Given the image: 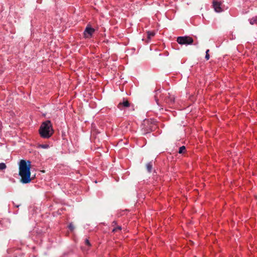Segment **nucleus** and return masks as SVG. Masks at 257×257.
<instances>
[{
	"label": "nucleus",
	"instance_id": "obj_8",
	"mask_svg": "<svg viewBox=\"0 0 257 257\" xmlns=\"http://www.w3.org/2000/svg\"><path fill=\"white\" fill-rule=\"evenodd\" d=\"M146 167L148 171L151 172L152 170L153 164L152 162H149L146 165Z\"/></svg>",
	"mask_w": 257,
	"mask_h": 257
},
{
	"label": "nucleus",
	"instance_id": "obj_16",
	"mask_svg": "<svg viewBox=\"0 0 257 257\" xmlns=\"http://www.w3.org/2000/svg\"><path fill=\"white\" fill-rule=\"evenodd\" d=\"M69 229L71 230H73L74 229V226L73 225V224H70L69 225Z\"/></svg>",
	"mask_w": 257,
	"mask_h": 257
},
{
	"label": "nucleus",
	"instance_id": "obj_1",
	"mask_svg": "<svg viewBox=\"0 0 257 257\" xmlns=\"http://www.w3.org/2000/svg\"><path fill=\"white\" fill-rule=\"evenodd\" d=\"M31 162L22 160L19 163V175L21 177L20 182L23 184H28L31 182Z\"/></svg>",
	"mask_w": 257,
	"mask_h": 257
},
{
	"label": "nucleus",
	"instance_id": "obj_6",
	"mask_svg": "<svg viewBox=\"0 0 257 257\" xmlns=\"http://www.w3.org/2000/svg\"><path fill=\"white\" fill-rule=\"evenodd\" d=\"M94 32V29L89 27H87L84 32V36L85 38H90Z\"/></svg>",
	"mask_w": 257,
	"mask_h": 257
},
{
	"label": "nucleus",
	"instance_id": "obj_18",
	"mask_svg": "<svg viewBox=\"0 0 257 257\" xmlns=\"http://www.w3.org/2000/svg\"><path fill=\"white\" fill-rule=\"evenodd\" d=\"M113 223H114V224H116V222H113Z\"/></svg>",
	"mask_w": 257,
	"mask_h": 257
},
{
	"label": "nucleus",
	"instance_id": "obj_17",
	"mask_svg": "<svg viewBox=\"0 0 257 257\" xmlns=\"http://www.w3.org/2000/svg\"><path fill=\"white\" fill-rule=\"evenodd\" d=\"M85 242L86 244H87V245H88L89 246L90 245V242H89V240L88 239H86Z\"/></svg>",
	"mask_w": 257,
	"mask_h": 257
},
{
	"label": "nucleus",
	"instance_id": "obj_9",
	"mask_svg": "<svg viewBox=\"0 0 257 257\" xmlns=\"http://www.w3.org/2000/svg\"><path fill=\"white\" fill-rule=\"evenodd\" d=\"M249 21L251 25L257 24V17H253L251 19H250Z\"/></svg>",
	"mask_w": 257,
	"mask_h": 257
},
{
	"label": "nucleus",
	"instance_id": "obj_11",
	"mask_svg": "<svg viewBox=\"0 0 257 257\" xmlns=\"http://www.w3.org/2000/svg\"><path fill=\"white\" fill-rule=\"evenodd\" d=\"M49 147V146L47 144H41L39 145V148H41L43 149H48Z\"/></svg>",
	"mask_w": 257,
	"mask_h": 257
},
{
	"label": "nucleus",
	"instance_id": "obj_14",
	"mask_svg": "<svg viewBox=\"0 0 257 257\" xmlns=\"http://www.w3.org/2000/svg\"><path fill=\"white\" fill-rule=\"evenodd\" d=\"M121 229V226H118L116 227L113 229L112 231L113 232H116L118 230H120Z\"/></svg>",
	"mask_w": 257,
	"mask_h": 257
},
{
	"label": "nucleus",
	"instance_id": "obj_13",
	"mask_svg": "<svg viewBox=\"0 0 257 257\" xmlns=\"http://www.w3.org/2000/svg\"><path fill=\"white\" fill-rule=\"evenodd\" d=\"M7 166H6V165L4 163H0V170H4L6 168Z\"/></svg>",
	"mask_w": 257,
	"mask_h": 257
},
{
	"label": "nucleus",
	"instance_id": "obj_4",
	"mask_svg": "<svg viewBox=\"0 0 257 257\" xmlns=\"http://www.w3.org/2000/svg\"><path fill=\"white\" fill-rule=\"evenodd\" d=\"M221 3L218 0H213V7L215 12L219 13L222 11L221 7Z\"/></svg>",
	"mask_w": 257,
	"mask_h": 257
},
{
	"label": "nucleus",
	"instance_id": "obj_12",
	"mask_svg": "<svg viewBox=\"0 0 257 257\" xmlns=\"http://www.w3.org/2000/svg\"><path fill=\"white\" fill-rule=\"evenodd\" d=\"M185 150H186V148H185V146L181 147L179 148V154H182V153H184L185 152Z\"/></svg>",
	"mask_w": 257,
	"mask_h": 257
},
{
	"label": "nucleus",
	"instance_id": "obj_2",
	"mask_svg": "<svg viewBox=\"0 0 257 257\" xmlns=\"http://www.w3.org/2000/svg\"><path fill=\"white\" fill-rule=\"evenodd\" d=\"M53 133L54 131L50 121L47 120L42 123L39 129V133L42 138H49L52 136Z\"/></svg>",
	"mask_w": 257,
	"mask_h": 257
},
{
	"label": "nucleus",
	"instance_id": "obj_7",
	"mask_svg": "<svg viewBox=\"0 0 257 257\" xmlns=\"http://www.w3.org/2000/svg\"><path fill=\"white\" fill-rule=\"evenodd\" d=\"M155 35L154 32L148 31L147 32V43H149L152 37H153Z\"/></svg>",
	"mask_w": 257,
	"mask_h": 257
},
{
	"label": "nucleus",
	"instance_id": "obj_15",
	"mask_svg": "<svg viewBox=\"0 0 257 257\" xmlns=\"http://www.w3.org/2000/svg\"><path fill=\"white\" fill-rule=\"evenodd\" d=\"M209 50H207L206 51V55H205V59L206 60H208L209 59Z\"/></svg>",
	"mask_w": 257,
	"mask_h": 257
},
{
	"label": "nucleus",
	"instance_id": "obj_3",
	"mask_svg": "<svg viewBox=\"0 0 257 257\" xmlns=\"http://www.w3.org/2000/svg\"><path fill=\"white\" fill-rule=\"evenodd\" d=\"M177 42L181 45H190L193 42V39L189 36L178 37Z\"/></svg>",
	"mask_w": 257,
	"mask_h": 257
},
{
	"label": "nucleus",
	"instance_id": "obj_5",
	"mask_svg": "<svg viewBox=\"0 0 257 257\" xmlns=\"http://www.w3.org/2000/svg\"><path fill=\"white\" fill-rule=\"evenodd\" d=\"M130 105V104L129 102L127 100L123 99L122 102H120L118 104L117 107L119 109L122 110L125 108L128 107Z\"/></svg>",
	"mask_w": 257,
	"mask_h": 257
},
{
	"label": "nucleus",
	"instance_id": "obj_10",
	"mask_svg": "<svg viewBox=\"0 0 257 257\" xmlns=\"http://www.w3.org/2000/svg\"><path fill=\"white\" fill-rule=\"evenodd\" d=\"M175 98L173 95H170L168 97V98L166 100V102L167 103H173L174 102Z\"/></svg>",
	"mask_w": 257,
	"mask_h": 257
}]
</instances>
